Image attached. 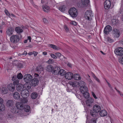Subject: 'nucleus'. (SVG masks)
<instances>
[{"instance_id": "obj_1", "label": "nucleus", "mask_w": 123, "mask_h": 123, "mask_svg": "<svg viewBox=\"0 0 123 123\" xmlns=\"http://www.w3.org/2000/svg\"><path fill=\"white\" fill-rule=\"evenodd\" d=\"M27 101V99H22L20 102H17L16 104V107L20 110V112L21 113V110H23L24 107V104L26 103Z\"/></svg>"}, {"instance_id": "obj_2", "label": "nucleus", "mask_w": 123, "mask_h": 123, "mask_svg": "<svg viewBox=\"0 0 123 123\" xmlns=\"http://www.w3.org/2000/svg\"><path fill=\"white\" fill-rule=\"evenodd\" d=\"M68 12L70 16L73 17H76L77 15V10L74 7L70 8L68 11Z\"/></svg>"}, {"instance_id": "obj_3", "label": "nucleus", "mask_w": 123, "mask_h": 123, "mask_svg": "<svg viewBox=\"0 0 123 123\" xmlns=\"http://www.w3.org/2000/svg\"><path fill=\"white\" fill-rule=\"evenodd\" d=\"M21 95L23 98L22 99H27L26 98L29 95V91L27 89H24L21 92Z\"/></svg>"}, {"instance_id": "obj_4", "label": "nucleus", "mask_w": 123, "mask_h": 123, "mask_svg": "<svg viewBox=\"0 0 123 123\" xmlns=\"http://www.w3.org/2000/svg\"><path fill=\"white\" fill-rule=\"evenodd\" d=\"M84 16L86 19L90 20L91 19L92 16H93L92 11L90 10L86 11L85 13Z\"/></svg>"}, {"instance_id": "obj_5", "label": "nucleus", "mask_w": 123, "mask_h": 123, "mask_svg": "<svg viewBox=\"0 0 123 123\" xmlns=\"http://www.w3.org/2000/svg\"><path fill=\"white\" fill-rule=\"evenodd\" d=\"M32 79V76L29 74H26L24 76V80L26 83H29Z\"/></svg>"}, {"instance_id": "obj_6", "label": "nucleus", "mask_w": 123, "mask_h": 123, "mask_svg": "<svg viewBox=\"0 0 123 123\" xmlns=\"http://www.w3.org/2000/svg\"><path fill=\"white\" fill-rule=\"evenodd\" d=\"M19 37L16 35H13L10 37L11 41L13 43H16L19 41Z\"/></svg>"}, {"instance_id": "obj_7", "label": "nucleus", "mask_w": 123, "mask_h": 123, "mask_svg": "<svg viewBox=\"0 0 123 123\" xmlns=\"http://www.w3.org/2000/svg\"><path fill=\"white\" fill-rule=\"evenodd\" d=\"M114 52L116 55H121L123 54V48L121 47H118L115 50Z\"/></svg>"}, {"instance_id": "obj_8", "label": "nucleus", "mask_w": 123, "mask_h": 123, "mask_svg": "<svg viewBox=\"0 0 123 123\" xmlns=\"http://www.w3.org/2000/svg\"><path fill=\"white\" fill-rule=\"evenodd\" d=\"M94 100L92 98H90L86 100V103L87 105L89 107H92L93 105Z\"/></svg>"}, {"instance_id": "obj_9", "label": "nucleus", "mask_w": 123, "mask_h": 123, "mask_svg": "<svg viewBox=\"0 0 123 123\" xmlns=\"http://www.w3.org/2000/svg\"><path fill=\"white\" fill-rule=\"evenodd\" d=\"M113 34L115 37L118 38L120 35V32L119 30L116 28L114 29L113 30Z\"/></svg>"}, {"instance_id": "obj_10", "label": "nucleus", "mask_w": 123, "mask_h": 123, "mask_svg": "<svg viewBox=\"0 0 123 123\" xmlns=\"http://www.w3.org/2000/svg\"><path fill=\"white\" fill-rule=\"evenodd\" d=\"M12 109L11 110V111L13 113H15L19 115L21 114L20 112V110L18 109L17 107L14 106L12 107Z\"/></svg>"}, {"instance_id": "obj_11", "label": "nucleus", "mask_w": 123, "mask_h": 123, "mask_svg": "<svg viewBox=\"0 0 123 123\" xmlns=\"http://www.w3.org/2000/svg\"><path fill=\"white\" fill-rule=\"evenodd\" d=\"M38 83V80L37 79L34 78L31 81V86H37Z\"/></svg>"}, {"instance_id": "obj_12", "label": "nucleus", "mask_w": 123, "mask_h": 123, "mask_svg": "<svg viewBox=\"0 0 123 123\" xmlns=\"http://www.w3.org/2000/svg\"><path fill=\"white\" fill-rule=\"evenodd\" d=\"M15 104L14 101L12 100H8L6 103L7 106L10 108H12L14 106Z\"/></svg>"}, {"instance_id": "obj_13", "label": "nucleus", "mask_w": 123, "mask_h": 123, "mask_svg": "<svg viewBox=\"0 0 123 123\" xmlns=\"http://www.w3.org/2000/svg\"><path fill=\"white\" fill-rule=\"evenodd\" d=\"M65 77L67 79L71 80L73 78V74L70 72H68L65 74Z\"/></svg>"}, {"instance_id": "obj_14", "label": "nucleus", "mask_w": 123, "mask_h": 123, "mask_svg": "<svg viewBox=\"0 0 123 123\" xmlns=\"http://www.w3.org/2000/svg\"><path fill=\"white\" fill-rule=\"evenodd\" d=\"M24 88V86L22 84H19L16 86L17 90V91L19 92H21L23 90Z\"/></svg>"}, {"instance_id": "obj_15", "label": "nucleus", "mask_w": 123, "mask_h": 123, "mask_svg": "<svg viewBox=\"0 0 123 123\" xmlns=\"http://www.w3.org/2000/svg\"><path fill=\"white\" fill-rule=\"evenodd\" d=\"M92 109L98 113L101 110L100 106L98 105H95L93 106Z\"/></svg>"}, {"instance_id": "obj_16", "label": "nucleus", "mask_w": 123, "mask_h": 123, "mask_svg": "<svg viewBox=\"0 0 123 123\" xmlns=\"http://www.w3.org/2000/svg\"><path fill=\"white\" fill-rule=\"evenodd\" d=\"M7 88L10 91H13L15 88V85L12 84H9L7 86Z\"/></svg>"}, {"instance_id": "obj_17", "label": "nucleus", "mask_w": 123, "mask_h": 123, "mask_svg": "<svg viewBox=\"0 0 123 123\" xmlns=\"http://www.w3.org/2000/svg\"><path fill=\"white\" fill-rule=\"evenodd\" d=\"M13 64L14 65L17 66L18 68H22L23 67V65L21 63L18 62L17 61L14 62Z\"/></svg>"}, {"instance_id": "obj_18", "label": "nucleus", "mask_w": 123, "mask_h": 123, "mask_svg": "<svg viewBox=\"0 0 123 123\" xmlns=\"http://www.w3.org/2000/svg\"><path fill=\"white\" fill-rule=\"evenodd\" d=\"M60 68L59 67H55L54 69H53V71H52V74L55 75H58L59 74V71H60Z\"/></svg>"}, {"instance_id": "obj_19", "label": "nucleus", "mask_w": 123, "mask_h": 123, "mask_svg": "<svg viewBox=\"0 0 123 123\" xmlns=\"http://www.w3.org/2000/svg\"><path fill=\"white\" fill-rule=\"evenodd\" d=\"M13 29L11 27H9L6 31V34L9 36H10L12 34Z\"/></svg>"}, {"instance_id": "obj_20", "label": "nucleus", "mask_w": 123, "mask_h": 123, "mask_svg": "<svg viewBox=\"0 0 123 123\" xmlns=\"http://www.w3.org/2000/svg\"><path fill=\"white\" fill-rule=\"evenodd\" d=\"M80 89L82 93L87 92L88 91L87 88L85 86L80 87Z\"/></svg>"}, {"instance_id": "obj_21", "label": "nucleus", "mask_w": 123, "mask_h": 123, "mask_svg": "<svg viewBox=\"0 0 123 123\" xmlns=\"http://www.w3.org/2000/svg\"><path fill=\"white\" fill-rule=\"evenodd\" d=\"M46 70L47 71L51 72L52 73L53 70L54 68L51 65H49L47 66L46 67Z\"/></svg>"}, {"instance_id": "obj_22", "label": "nucleus", "mask_w": 123, "mask_h": 123, "mask_svg": "<svg viewBox=\"0 0 123 123\" xmlns=\"http://www.w3.org/2000/svg\"><path fill=\"white\" fill-rule=\"evenodd\" d=\"M98 113L95 111L93 109L90 111V114L91 116L93 117H96L98 116Z\"/></svg>"}, {"instance_id": "obj_23", "label": "nucleus", "mask_w": 123, "mask_h": 123, "mask_svg": "<svg viewBox=\"0 0 123 123\" xmlns=\"http://www.w3.org/2000/svg\"><path fill=\"white\" fill-rule=\"evenodd\" d=\"M14 98L16 99H18L20 98V96L19 93L17 92H15L13 94Z\"/></svg>"}, {"instance_id": "obj_24", "label": "nucleus", "mask_w": 123, "mask_h": 123, "mask_svg": "<svg viewBox=\"0 0 123 123\" xmlns=\"http://www.w3.org/2000/svg\"><path fill=\"white\" fill-rule=\"evenodd\" d=\"M107 112L105 110H101L99 113L101 117H104L106 115Z\"/></svg>"}, {"instance_id": "obj_25", "label": "nucleus", "mask_w": 123, "mask_h": 123, "mask_svg": "<svg viewBox=\"0 0 123 123\" xmlns=\"http://www.w3.org/2000/svg\"><path fill=\"white\" fill-rule=\"evenodd\" d=\"M110 17H109V18H110L111 19L112 23V24L114 25H116L117 23L118 22V20L117 19H114V17H113V19L112 18V17H111V15H110Z\"/></svg>"}, {"instance_id": "obj_26", "label": "nucleus", "mask_w": 123, "mask_h": 123, "mask_svg": "<svg viewBox=\"0 0 123 123\" xmlns=\"http://www.w3.org/2000/svg\"><path fill=\"white\" fill-rule=\"evenodd\" d=\"M74 79L76 80H80L81 78L78 74H75L73 75Z\"/></svg>"}, {"instance_id": "obj_27", "label": "nucleus", "mask_w": 123, "mask_h": 123, "mask_svg": "<svg viewBox=\"0 0 123 123\" xmlns=\"http://www.w3.org/2000/svg\"><path fill=\"white\" fill-rule=\"evenodd\" d=\"M89 2V0H82V5L85 6H87Z\"/></svg>"}, {"instance_id": "obj_28", "label": "nucleus", "mask_w": 123, "mask_h": 123, "mask_svg": "<svg viewBox=\"0 0 123 123\" xmlns=\"http://www.w3.org/2000/svg\"><path fill=\"white\" fill-rule=\"evenodd\" d=\"M15 31L18 33H20L22 32L23 30L20 27H16L15 28Z\"/></svg>"}, {"instance_id": "obj_29", "label": "nucleus", "mask_w": 123, "mask_h": 123, "mask_svg": "<svg viewBox=\"0 0 123 123\" xmlns=\"http://www.w3.org/2000/svg\"><path fill=\"white\" fill-rule=\"evenodd\" d=\"M49 46L50 48L55 50H58L60 49V48L59 47H58L56 46L53 44H49Z\"/></svg>"}, {"instance_id": "obj_30", "label": "nucleus", "mask_w": 123, "mask_h": 123, "mask_svg": "<svg viewBox=\"0 0 123 123\" xmlns=\"http://www.w3.org/2000/svg\"><path fill=\"white\" fill-rule=\"evenodd\" d=\"M23 108V110L26 112H29L30 109V106L28 105H24Z\"/></svg>"}, {"instance_id": "obj_31", "label": "nucleus", "mask_w": 123, "mask_h": 123, "mask_svg": "<svg viewBox=\"0 0 123 123\" xmlns=\"http://www.w3.org/2000/svg\"><path fill=\"white\" fill-rule=\"evenodd\" d=\"M43 10L44 11L46 12H48L49 11V8L47 6H42Z\"/></svg>"}, {"instance_id": "obj_32", "label": "nucleus", "mask_w": 123, "mask_h": 123, "mask_svg": "<svg viewBox=\"0 0 123 123\" xmlns=\"http://www.w3.org/2000/svg\"><path fill=\"white\" fill-rule=\"evenodd\" d=\"M1 91L2 93L3 94L7 93L8 92V90L7 88L6 87H3L1 88Z\"/></svg>"}, {"instance_id": "obj_33", "label": "nucleus", "mask_w": 123, "mask_h": 123, "mask_svg": "<svg viewBox=\"0 0 123 123\" xmlns=\"http://www.w3.org/2000/svg\"><path fill=\"white\" fill-rule=\"evenodd\" d=\"M36 69L37 71L40 72L41 71H43V68L42 66L39 65L37 67Z\"/></svg>"}, {"instance_id": "obj_34", "label": "nucleus", "mask_w": 123, "mask_h": 123, "mask_svg": "<svg viewBox=\"0 0 123 123\" xmlns=\"http://www.w3.org/2000/svg\"><path fill=\"white\" fill-rule=\"evenodd\" d=\"M59 74L58 75H60L61 76H63L64 75H65L66 73V71L65 70L63 69H60V71H59Z\"/></svg>"}, {"instance_id": "obj_35", "label": "nucleus", "mask_w": 123, "mask_h": 123, "mask_svg": "<svg viewBox=\"0 0 123 123\" xmlns=\"http://www.w3.org/2000/svg\"><path fill=\"white\" fill-rule=\"evenodd\" d=\"M59 9L62 12H64L65 11V6L64 5L60 6L59 7Z\"/></svg>"}, {"instance_id": "obj_36", "label": "nucleus", "mask_w": 123, "mask_h": 123, "mask_svg": "<svg viewBox=\"0 0 123 123\" xmlns=\"http://www.w3.org/2000/svg\"><path fill=\"white\" fill-rule=\"evenodd\" d=\"M26 84H25V88L26 89H29L31 88V85L29 83H26Z\"/></svg>"}, {"instance_id": "obj_37", "label": "nucleus", "mask_w": 123, "mask_h": 123, "mask_svg": "<svg viewBox=\"0 0 123 123\" xmlns=\"http://www.w3.org/2000/svg\"><path fill=\"white\" fill-rule=\"evenodd\" d=\"M108 86H109V87L110 88V90L109 91L110 93L111 94H113L114 92V90L112 89V86H111L110 83L108 82Z\"/></svg>"}, {"instance_id": "obj_38", "label": "nucleus", "mask_w": 123, "mask_h": 123, "mask_svg": "<svg viewBox=\"0 0 123 123\" xmlns=\"http://www.w3.org/2000/svg\"><path fill=\"white\" fill-rule=\"evenodd\" d=\"M37 94L36 92L33 93L31 95V97L33 99H35L37 97Z\"/></svg>"}, {"instance_id": "obj_39", "label": "nucleus", "mask_w": 123, "mask_h": 123, "mask_svg": "<svg viewBox=\"0 0 123 123\" xmlns=\"http://www.w3.org/2000/svg\"><path fill=\"white\" fill-rule=\"evenodd\" d=\"M5 107L4 104H0V111H3L5 110Z\"/></svg>"}, {"instance_id": "obj_40", "label": "nucleus", "mask_w": 123, "mask_h": 123, "mask_svg": "<svg viewBox=\"0 0 123 123\" xmlns=\"http://www.w3.org/2000/svg\"><path fill=\"white\" fill-rule=\"evenodd\" d=\"M85 83L84 82L81 80L79 81L78 82V85L80 86V87L84 86Z\"/></svg>"}, {"instance_id": "obj_41", "label": "nucleus", "mask_w": 123, "mask_h": 123, "mask_svg": "<svg viewBox=\"0 0 123 123\" xmlns=\"http://www.w3.org/2000/svg\"><path fill=\"white\" fill-rule=\"evenodd\" d=\"M83 96L86 98H88L89 97V93L87 92L82 93Z\"/></svg>"}, {"instance_id": "obj_42", "label": "nucleus", "mask_w": 123, "mask_h": 123, "mask_svg": "<svg viewBox=\"0 0 123 123\" xmlns=\"http://www.w3.org/2000/svg\"><path fill=\"white\" fill-rule=\"evenodd\" d=\"M113 6V4L111 3L110 1L108 0V8H112Z\"/></svg>"}, {"instance_id": "obj_43", "label": "nucleus", "mask_w": 123, "mask_h": 123, "mask_svg": "<svg viewBox=\"0 0 123 123\" xmlns=\"http://www.w3.org/2000/svg\"><path fill=\"white\" fill-rule=\"evenodd\" d=\"M17 77L18 79H21L23 77V76L22 74L20 73L17 74Z\"/></svg>"}, {"instance_id": "obj_44", "label": "nucleus", "mask_w": 123, "mask_h": 123, "mask_svg": "<svg viewBox=\"0 0 123 123\" xmlns=\"http://www.w3.org/2000/svg\"><path fill=\"white\" fill-rule=\"evenodd\" d=\"M107 30L108 25H107L105 28L104 30V33L106 35L108 34V31H107Z\"/></svg>"}, {"instance_id": "obj_45", "label": "nucleus", "mask_w": 123, "mask_h": 123, "mask_svg": "<svg viewBox=\"0 0 123 123\" xmlns=\"http://www.w3.org/2000/svg\"><path fill=\"white\" fill-rule=\"evenodd\" d=\"M19 82V80H16L14 81L13 82V84L15 85H18Z\"/></svg>"}, {"instance_id": "obj_46", "label": "nucleus", "mask_w": 123, "mask_h": 123, "mask_svg": "<svg viewBox=\"0 0 123 123\" xmlns=\"http://www.w3.org/2000/svg\"><path fill=\"white\" fill-rule=\"evenodd\" d=\"M93 77L98 82H100V81H99V80L96 76L94 74H93Z\"/></svg>"}, {"instance_id": "obj_47", "label": "nucleus", "mask_w": 123, "mask_h": 123, "mask_svg": "<svg viewBox=\"0 0 123 123\" xmlns=\"http://www.w3.org/2000/svg\"><path fill=\"white\" fill-rule=\"evenodd\" d=\"M50 55L52 58L54 59H56L57 58V56L53 54H51Z\"/></svg>"}, {"instance_id": "obj_48", "label": "nucleus", "mask_w": 123, "mask_h": 123, "mask_svg": "<svg viewBox=\"0 0 123 123\" xmlns=\"http://www.w3.org/2000/svg\"><path fill=\"white\" fill-rule=\"evenodd\" d=\"M55 55H56V56H57V57H60L61 55V54L59 53H55Z\"/></svg>"}, {"instance_id": "obj_49", "label": "nucleus", "mask_w": 123, "mask_h": 123, "mask_svg": "<svg viewBox=\"0 0 123 123\" xmlns=\"http://www.w3.org/2000/svg\"><path fill=\"white\" fill-rule=\"evenodd\" d=\"M112 30V28L109 25H108V32Z\"/></svg>"}, {"instance_id": "obj_50", "label": "nucleus", "mask_w": 123, "mask_h": 123, "mask_svg": "<svg viewBox=\"0 0 123 123\" xmlns=\"http://www.w3.org/2000/svg\"><path fill=\"white\" fill-rule=\"evenodd\" d=\"M5 13L8 16H10V14H9V12H8L7 10H5Z\"/></svg>"}, {"instance_id": "obj_51", "label": "nucleus", "mask_w": 123, "mask_h": 123, "mask_svg": "<svg viewBox=\"0 0 123 123\" xmlns=\"http://www.w3.org/2000/svg\"><path fill=\"white\" fill-rule=\"evenodd\" d=\"M108 42L110 43H111L114 42V40L112 39L109 37L108 38Z\"/></svg>"}, {"instance_id": "obj_52", "label": "nucleus", "mask_w": 123, "mask_h": 123, "mask_svg": "<svg viewBox=\"0 0 123 123\" xmlns=\"http://www.w3.org/2000/svg\"><path fill=\"white\" fill-rule=\"evenodd\" d=\"M92 94L93 97L96 99H97V98L96 97V95H95V93L93 92H92Z\"/></svg>"}, {"instance_id": "obj_53", "label": "nucleus", "mask_w": 123, "mask_h": 123, "mask_svg": "<svg viewBox=\"0 0 123 123\" xmlns=\"http://www.w3.org/2000/svg\"><path fill=\"white\" fill-rule=\"evenodd\" d=\"M96 119L95 118L92 119V123H96Z\"/></svg>"}, {"instance_id": "obj_54", "label": "nucleus", "mask_w": 123, "mask_h": 123, "mask_svg": "<svg viewBox=\"0 0 123 123\" xmlns=\"http://www.w3.org/2000/svg\"><path fill=\"white\" fill-rule=\"evenodd\" d=\"M70 24L74 25H77L76 23L74 21L71 22L70 23Z\"/></svg>"}, {"instance_id": "obj_55", "label": "nucleus", "mask_w": 123, "mask_h": 123, "mask_svg": "<svg viewBox=\"0 0 123 123\" xmlns=\"http://www.w3.org/2000/svg\"><path fill=\"white\" fill-rule=\"evenodd\" d=\"M43 20L44 23H48V20L46 18H43Z\"/></svg>"}, {"instance_id": "obj_56", "label": "nucleus", "mask_w": 123, "mask_h": 123, "mask_svg": "<svg viewBox=\"0 0 123 123\" xmlns=\"http://www.w3.org/2000/svg\"><path fill=\"white\" fill-rule=\"evenodd\" d=\"M64 28L65 30L66 31H69L66 25H65L64 26Z\"/></svg>"}, {"instance_id": "obj_57", "label": "nucleus", "mask_w": 123, "mask_h": 123, "mask_svg": "<svg viewBox=\"0 0 123 123\" xmlns=\"http://www.w3.org/2000/svg\"><path fill=\"white\" fill-rule=\"evenodd\" d=\"M53 60L52 59H50L48 61L49 64H51L52 63Z\"/></svg>"}, {"instance_id": "obj_58", "label": "nucleus", "mask_w": 123, "mask_h": 123, "mask_svg": "<svg viewBox=\"0 0 123 123\" xmlns=\"http://www.w3.org/2000/svg\"><path fill=\"white\" fill-rule=\"evenodd\" d=\"M37 54H38V53L37 52H35V51L33 52V54L34 55V56H36Z\"/></svg>"}, {"instance_id": "obj_59", "label": "nucleus", "mask_w": 123, "mask_h": 123, "mask_svg": "<svg viewBox=\"0 0 123 123\" xmlns=\"http://www.w3.org/2000/svg\"><path fill=\"white\" fill-rule=\"evenodd\" d=\"M117 91L121 95V96L123 97V94H121V93H120V91H119L117 89H116Z\"/></svg>"}, {"instance_id": "obj_60", "label": "nucleus", "mask_w": 123, "mask_h": 123, "mask_svg": "<svg viewBox=\"0 0 123 123\" xmlns=\"http://www.w3.org/2000/svg\"><path fill=\"white\" fill-rule=\"evenodd\" d=\"M16 79V76H13L12 78V81H14Z\"/></svg>"}, {"instance_id": "obj_61", "label": "nucleus", "mask_w": 123, "mask_h": 123, "mask_svg": "<svg viewBox=\"0 0 123 123\" xmlns=\"http://www.w3.org/2000/svg\"><path fill=\"white\" fill-rule=\"evenodd\" d=\"M3 102V99L2 98L0 97V104H2Z\"/></svg>"}, {"instance_id": "obj_62", "label": "nucleus", "mask_w": 123, "mask_h": 123, "mask_svg": "<svg viewBox=\"0 0 123 123\" xmlns=\"http://www.w3.org/2000/svg\"><path fill=\"white\" fill-rule=\"evenodd\" d=\"M67 65L69 67H71L72 66V65L69 63L68 62L67 64Z\"/></svg>"}, {"instance_id": "obj_63", "label": "nucleus", "mask_w": 123, "mask_h": 123, "mask_svg": "<svg viewBox=\"0 0 123 123\" xmlns=\"http://www.w3.org/2000/svg\"><path fill=\"white\" fill-rule=\"evenodd\" d=\"M27 52L26 51H25L22 54L23 55H26L27 54Z\"/></svg>"}, {"instance_id": "obj_64", "label": "nucleus", "mask_w": 123, "mask_h": 123, "mask_svg": "<svg viewBox=\"0 0 123 123\" xmlns=\"http://www.w3.org/2000/svg\"><path fill=\"white\" fill-rule=\"evenodd\" d=\"M43 54L44 55H47V52L46 51L43 52Z\"/></svg>"}]
</instances>
